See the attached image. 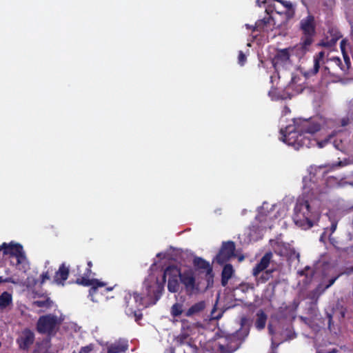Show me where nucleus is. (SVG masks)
Here are the masks:
<instances>
[{
    "label": "nucleus",
    "mask_w": 353,
    "mask_h": 353,
    "mask_svg": "<svg viewBox=\"0 0 353 353\" xmlns=\"http://www.w3.org/2000/svg\"><path fill=\"white\" fill-rule=\"evenodd\" d=\"M321 117H316L309 119H296L293 120V125H289L285 129H281L280 133L282 135V141L289 145L292 146L295 150L306 148H309L315 143L319 148L325 146L329 139H325L317 141L308 136H310L319 131L323 124Z\"/></svg>",
    "instance_id": "f257e3e1"
},
{
    "label": "nucleus",
    "mask_w": 353,
    "mask_h": 353,
    "mask_svg": "<svg viewBox=\"0 0 353 353\" xmlns=\"http://www.w3.org/2000/svg\"><path fill=\"white\" fill-rule=\"evenodd\" d=\"M321 213L312 208L308 200L299 198L294 208L292 216L294 223L303 230H307L316 224Z\"/></svg>",
    "instance_id": "f03ea898"
},
{
    "label": "nucleus",
    "mask_w": 353,
    "mask_h": 353,
    "mask_svg": "<svg viewBox=\"0 0 353 353\" xmlns=\"http://www.w3.org/2000/svg\"><path fill=\"white\" fill-rule=\"evenodd\" d=\"M248 335V331L239 330L232 334L225 336V344L219 345V351L221 353H233L237 350L245 337Z\"/></svg>",
    "instance_id": "7ed1b4c3"
},
{
    "label": "nucleus",
    "mask_w": 353,
    "mask_h": 353,
    "mask_svg": "<svg viewBox=\"0 0 353 353\" xmlns=\"http://www.w3.org/2000/svg\"><path fill=\"white\" fill-rule=\"evenodd\" d=\"M59 323L57 316L54 314L41 316L37 323L36 328L39 333L51 335Z\"/></svg>",
    "instance_id": "20e7f679"
},
{
    "label": "nucleus",
    "mask_w": 353,
    "mask_h": 353,
    "mask_svg": "<svg viewBox=\"0 0 353 353\" xmlns=\"http://www.w3.org/2000/svg\"><path fill=\"white\" fill-rule=\"evenodd\" d=\"M316 23L314 17L308 14V15L299 22V30L301 32V38L308 39L309 40H314L316 31Z\"/></svg>",
    "instance_id": "39448f33"
},
{
    "label": "nucleus",
    "mask_w": 353,
    "mask_h": 353,
    "mask_svg": "<svg viewBox=\"0 0 353 353\" xmlns=\"http://www.w3.org/2000/svg\"><path fill=\"white\" fill-rule=\"evenodd\" d=\"M195 270L200 273H205V279L207 281V287L213 284L214 274L212 267L210 263L201 257L195 256L192 261Z\"/></svg>",
    "instance_id": "423d86ee"
},
{
    "label": "nucleus",
    "mask_w": 353,
    "mask_h": 353,
    "mask_svg": "<svg viewBox=\"0 0 353 353\" xmlns=\"http://www.w3.org/2000/svg\"><path fill=\"white\" fill-rule=\"evenodd\" d=\"M124 301L126 307L130 313H134L136 315V310H139L141 307H144L143 299L144 297L136 292L131 293L130 292H125L124 295Z\"/></svg>",
    "instance_id": "0eeeda50"
},
{
    "label": "nucleus",
    "mask_w": 353,
    "mask_h": 353,
    "mask_svg": "<svg viewBox=\"0 0 353 353\" xmlns=\"http://www.w3.org/2000/svg\"><path fill=\"white\" fill-rule=\"evenodd\" d=\"M4 255L9 254L10 257L15 258L16 263L14 265L18 266L23 264L26 261V257L23 252V246L19 243H4Z\"/></svg>",
    "instance_id": "6e6552de"
},
{
    "label": "nucleus",
    "mask_w": 353,
    "mask_h": 353,
    "mask_svg": "<svg viewBox=\"0 0 353 353\" xmlns=\"http://www.w3.org/2000/svg\"><path fill=\"white\" fill-rule=\"evenodd\" d=\"M235 243L232 241L223 242L222 245L216 254V261L219 264L223 265L235 256Z\"/></svg>",
    "instance_id": "1a4fd4ad"
},
{
    "label": "nucleus",
    "mask_w": 353,
    "mask_h": 353,
    "mask_svg": "<svg viewBox=\"0 0 353 353\" xmlns=\"http://www.w3.org/2000/svg\"><path fill=\"white\" fill-rule=\"evenodd\" d=\"M34 340V333L30 329L25 328L19 334L16 343L20 350L28 351Z\"/></svg>",
    "instance_id": "9d476101"
},
{
    "label": "nucleus",
    "mask_w": 353,
    "mask_h": 353,
    "mask_svg": "<svg viewBox=\"0 0 353 353\" xmlns=\"http://www.w3.org/2000/svg\"><path fill=\"white\" fill-rule=\"evenodd\" d=\"M179 279L184 285L188 294H191L199 290V285H196L194 272L191 270H185L181 272Z\"/></svg>",
    "instance_id": "9b49d317"
},
{
    "label": "nucleus",
    "mask_w": 353,
    "mask_h": 353,
    "mask_svg": "<svg viewBox=\"0 0 353 353\" xmlns=\"http://www.w3.org/2000/svg\"><path fill=\"white\" fill-rule=\"evenodd\" d=\"M313 43L314 40L301 38L300 43L290 48V50L293 54L301 59L310 51L311 46Z\"/></svg>",
    "instance_id": "f8f14e48"
},
{
    "label": "nucleus",
    "mask_w": 353,
    "mask_h": 353,
    "mask_svg": "<svg viewBox=\"0 0 353 353\" xmlns=\"http://www.w3.org/2000/svg\"><path fill=\"white\" fill-rule=\"evenodd\" d=\"M143 284L145 288V294L150 299L157 301L160 299L163 289V286L161 284L152 285L147 281H145Z\"/></svg>",
    "instance_id": "ddd939ff"
},
{
    "label": "nucleus",
    "mask_w": 353,
    "mask_h": 353,
    "mask_svg": "<svg viewBox=\"0 0 353 353\" xmlns=\"http://www.w3.org/2000/svg\"><path fill=\"white\" fill-rule=\"evenodd\" d=\"M325 58V52L321 51L314 56V65L313 68L308 70L305 73V76L308 77L316 74L320 69V67L323 64Z\"/></svg>",
    "instance_id": "4468645a"
},
{
    "label": "nucleus",
    "mask_w": 353,
    "mask_h": 353,
    "mask_svg": "<svg viewBox=\"0 0 353 353\" xmlns=\"http://www.w3.org/2000/svg\"><path fill=\"white\" fill-rule=\"evenodd\" d=\"M272 257V254L270 252H266L261 259L259 263L254 266L252 270V274L254 276H258L261 272L265 270L269 265Z\"/></svg>",
    "instance_id": "2eb2a0df"
},
{
    "label": "nucleus",
    "mask_w": 353,
    "mask_h": 353,
    "mask_svg": "<svg viewBox=\"0 0 353 353\" xmlns=\"http://www.w3.org/2000/svg\"><path fill=\"white\" fill-rule=\"evenodd\" d=\"M70 273L69 267H67L63 263L59 268V270L55 272L54 277V282L58 285H64V282L68 279Z\"/></svg>",
    "instance_id": "dca6fc26"
},
{
    "label": "nucleus",
    "mask_w": 353,
    "mask_h": 353,
    "mask_svg": "<svg viewBox=\"0 0 353 353\" xmlns=\"http://www.w3.org/2000/svg\"><path fill=\"white\" fill-rule=\"evenodd\" d=\"M290 48H284L279 50L273 59V65L276 67L277 65L285 64L290 57Z\"/></svg>",
    "instance_id": "f3484780"
},
{
    "label": "nucleus",
    "mask_w": 353,
    "mask_h": 353,
    "mask_svg": "<svg viewBox=\"0 0 353 353\" xmlns=\"http://www.w3.org/2000/svg\"><path fill=\"white\" fill-rule=\"evenodd\" d=\"M206 307V303L205 301H201L193 304L185 313V315L188 317L193 316L195 315H199L201 314Z\"/></svg>",
    "instance_id": "a211bd4d"
},
{
    "label": "nucleus",
    "mask_w": 353,
    "mask_h": 353,
    "mask_svg": "<svg viewBox=\"0 0 353 353\" xmlns=\"http://www.w3.org/2000/svg\"><path fill=\"white\" fill-rule=\"evenodd\" d=\"M181 272L180 271V269L178 268L175 265H169L168 266L162 275V282L163 284L165 283L166 282V278L168 277V279H174V278H179Z\"/></svg>",
    "instance_id": "6ab92c4d"
},
{
    "label": "nucleus",
    "mask_w": 353,
    "mask_h": 353,
    "mask_svg": "<svg viewBox=\"0 0 353 353\" xmlns=\"http://www.w3.org/2000/svg\"><path fill=\"white\" fill-rule=\"evenodd\" d=\"M234 274V269L231 264H225L221 272V285L225 287L228 285V281Z\"/></svg>",
    "instance_id": "aec40b11"
},
{
    "label": "nucleus",
    "mask_w": 353,
    "mask_h": 353,
    "mask_svg": "<svg viewBox=\"0 0 353 353\" xmlns=\"http://www.w3.org/2000/svg\"><path fill=\"white\" fill-rule=\"evenodd\" d=\"M128 349V345L126 342H116L111 344L108 348L107 353H121L125 352Z\"/></svg>",
    "instance_id": "412c9836"
},
{
    "label": "nucleus",
    "mask_w": 353,
    "mask_h": 353,
    "mask_svg": "<svg viewBox=\"0 0 353 353\" xmlns=\"http://www.w3.org/2000/svg\"><path fill=\"white\" fill-rule=\"evenodd\" d=\"M267 319L268 316L264 311L262 310H259L256 313V319L254 323L256 328L258 330H263L265 327Z\"/></svg>",
    "instance_id": "4be33fe9"
},
{
    "label": "nucleus",
    "mask_w": 353,
    "mask_h": 353,
    "mask_svg": "<svg viewBox=\"0 0 353 353\" xmlns=\"http://www.w3.org/2000/svg\"><path fill=\"white\" fill-rule=\"evenodd\" d=\"M324 292L325 289H323L322 285L319 284L315 289L308 293L307 298L312 302L316 303L319 296L323 294Z\"/></svg>",
    "instance_id": "5701e85b"
},
{
    "label": "nucleus",
    "mask_w": 353,
    "mask_h": 353,
    "mask_svg": "<svg viewBox=\"0 0 353 353\" xmlns=\"http://www.w3.org/2000/svg\"><path fill=\"white\" fill-rule=\"evenodd\" d=\"M280 3L283 5L285 8H286L285 14L287 16L288 19L292 18L294 16L295 10L292 2L289 1L282 0Z\"/></svg>",
    "instance_id": "b1692460"
},
{
    "label": "nucleus",
    "mask_w": 353,
    "mask_h": 353,
    "mask_svg": "<svg viewBox=\"0 0 353 353\" xmlns=\"http://www.w3.org/2000/svg\"><path fill=\"white\" fill-rule=\"evenodd\" d=\"M273 270H269L263 272L261 276H256V285H259L261 283H265L272 277Z\"/></svg>",
    "instance_id": "393cba45"
},
{
    "label": "nucleus",
    "mask_w": 353,
    "mask_h": 353,
    "mask_svg": "<svg viewBox=\"0 0 353 353\" xmlns=\"http://www.w3.org/2000/svg\"><path fill=\"white\" fill-rule=\"evenodd\" d=\"M12 303V296L7 292L0 295V308H6Z\"/></svg>",
    "instance_id": "a878e982"
},
{
    "label": "nucleus",
    "mask_w": 353,
    "mask_h": 353,
    "mask_svg": "<svg viewBox=\"0 0 353 353\" xmlns=\"http://www.w3.org/2000/svg\"><path fill=\"white\" fill-rule=\"evenodd\" d=\"M273 19L272 17H265L263 19L258 20L256 23L255 26L254 28V31H261L263 30L265 27L267 26L268 23H270L271 21H272Z\"/></svg>",
    "instance_id": "bb28decb"
},
{
    "label": "nucleus",
    "mask_w": 353,
    "mask_h": 353,
    "mask_svg": "<svg viewBox=\"0 0 353 353\" xmlns=\"http://www.w3.org/2000/svg\"><path fill=\"white\" fill-rule=\"evenodd\" d=\"M183 312V305L181 303H175L170 309V314L172 317H178Z\"/></svg>",
    "instance_id": "cd10ccee"
},
{
    "label": "nucleus",
    "mask_w": 353,
    "mask_h": 353,
    "mask_svg": "<svg viewBox=\"0 0 353 353\" xmlns=\"http://www.w3.org/2000/svg\"><path fill=\"white\" fill-rule=\"evenodd\" d=\"M179 278L168 279V290L172 293L177 292L179 290Z\"/></svg>",
    "instance_id": "c85d7f7f"
},
{
    "label": "nucleus",
    "mask_w": 353,
    "mask_h": 353,
    "mask_svg": "<svg viewBox=\"0 0 353 353\" xmlns=\"http://www.w3.org/2000/svg\"><path fill=\"white\" fill-rule=\"evenodd\" d=\"M341 37H342L341 35H338V36H335V37H332V39H330L329 40L328 39L323 40L319 43V45L321 46L325 47V48H331L336 45L337 41Z\"/></svg>",
    "instance_id": "c756f323"
},
{
    "label": "nucleus",
    "mask_w": 353,
    "mask_h": 353,
    "mask_svg": "<svg viewBox=\"0 0 353 353\" xmlns=\"http://www.w3.org/2000/svg\"><path fill=\"white\" fill-rule=\"evenodd\" d=\"M93 279H90L88 277L84 276H80L78 277L75 281V283L78 285L88 287L91 286L93 284Z\"/></svg>",
    "instance_id": "7c9ffc66"
},
{
    "label": "nucleus",
    "mask_w": 353,
    "mask_h": 353,
    "mask_svg": "<svg viewBox=\"0 0 353 353\" xmlns=\"http://www.w3.org/2000/svg\"><path fill=\"white\" fill-rule=\"evenodd\" d=\"M11 283L13 284L21 285L23 283V281L19 277H15L14 276H8L5 279H3V276H0V283Z\"/></svg>",
    "instance_id": "2f4dec72"
},
{
    "label": "nucleus",
    "mask_w": 353,
    "mask_h": 353,
    "mask_svg": "<svg viewBox=\"0 0 353 353\" xmlns=\"http://www.w3.org/2000/svg\"><path fill=\"white\" fill-rule=\"evenodd\" d=\"M34 305L39 307H46L49 308L52 305V301L50 299V298H46L43 300H37L34 302Z\"/></svg>",
    "instance_id": "473e14b6"
},
{
    "label": "nucleus",
    "mask_w": 353,
    "mask_h": 353,
    "mask_svg": "<svg viewBox=\"0 0 353 353\" xmlns=\"http://www.w3.org/2000/svg\"><path fill=\"white\" fill-rule=\"evenodd\" d=\"M93 284L90 289L89 290V293L90 295L95 293L99 287H103L106 285L105 283L99 281L98 279H93Z\"/></svg>",
    "instance_id": "72a5a7b5"
},
{
    "label": "nucleus",
    "mask_w": 353,
    "mask_h": 353,
    "mask_svg": "<svg viewBox=\"0 0 353 353\" xmlns=\"http://www.w3.org/2000/svg\"><path fill=\"white\" fill-rule=\"evenodd\" d=\"M239 288L243 292H246L250 290L254 289V285L249 283H242L239 285Z\"/></svg>",
    "instance_id": "f704fd0d"
},
{
    "label": "nucleus",
    "mask_w": 353,
    "mask_h": 353,
    "mask_svg": "<svg viewBox=\"0 0 353 353\" xmlns=\"http://www.w3.org/2000/svg\"><path fill=\"white\" fill-rule=\"evenodd\" d=\"M247 58L242 51H239L238 56V62L241 65H243L246 62Z\"/></svg>",
    "instance_id": "c9c22d12"
},
{
    "label": "nucleus",
    "mask_w": 353,
    "mask_h": 353,
    "mask_svg": "<svg viewBox=\"0 0 353 353\" xmlns=\"http://www.w3.org/2000/svg\"><path fill=\"white\" fill-rule=\"evenodd\" d=\"M94 349L93 344H90L86 346H83L80 349V351L79 353H90L91 351H92Z\"/></svg>",
    "instance_id": "e433bc0d"
},
{
    "label": "nucleus",
    "mask_w": 353,
    "mask_h": 353,
    "mask_svg": "<svg viewBox=\"0 0 353 353\" xmlns=\"http://www.w3.org/2000/svg\"><path fill=\"white\" fill-rule=\"evenodd\" d=\"M286 331L288 332V334L285 340H291L296 337V334L292 332L290 327L286 328Z\"/></svg>",
    "instance_id": "4c0bfd02"
},
{
    "label": "nucleus",
    "mask_w": 353,
    "mask_h": 353,
    "mask_svg": "<svg viewBox=\"0 0 353 353\" xmlns=\"http://www.w3.org/2000/svg\"><path fill=\"white\" fill-rule=\"evenodd\" d=\"M41 284H43L46 282V280L50 279V276L48 272H43L41 276Z\"/></svg>",
    "instance_id": "58836bf2"
},
{
    "label": "nucleus",
    "mask_w": 353,
    "mask_h": 353,
    "mask_svg": "<svg viewBox=\"0 0 353 353\" xmlns=\"http://www.w3.org/2000/svg\"><path fill=\"white\" fill-rule=\"evenodd\" d=\"M343 54V57H344V60H345V64L347 65L346 68H341V70H343V71H345L346 70H347L350 66V58L346 54V53L345 54Z\"/></svg>",
    "instance_id": "ea45409f"
},
{
    "label": "nucleus",
    "mask_w": 353,
    "mask_h": 353,
    "mask_svg": "<svg viewBox=\"0 0 353 353\" xmlns=\"http://www.w3.org/2000/svg\"><path fill=\"white\" fill-rule=\"evenodd\" d=\"M337 278H338V276L330 279L329 280L328 283L325 287H323V289H325V291L327 289H328L330 287H331L334 283V282L336 281Z\"/></svg>",
    "instance_id": "a19ab883"
},
{
    "label": "nucleus",
    "mask_w": 353,
    "mask_h": 353,
    "mask_svg": "<svg viewBox=\"0 0 353 353\" xmlns=\"http://www.w3.org/2000/svg\"><path fill=\"white\" fill-rule=\"evenodd\" d=\"M345 45H346L345 40H344V39L342 40L340 43V48H341V52L343 54L345 53Z\"/></svg>",
    "instance_id": "79ce46f5"
},
{
    "label": "nucleus",
    "mask_w": 353,
    "mask_h": 353,
    "mask_svg": "<svg viewBox=\"0 0 353 353\" xmlns=\"http://www.w3.org/2000/svg\"><path fill=\"white\" fill-rule=\"evenodd\" d=\"M92 274L91 268H87L83 274V276L90 278Z\"/></svg>",
    "instance_id": "37998d69"
},
{
    "label": "nucleus",
    "mask_w": 353,
    "mask_h": 353,
    "mask_svg": "<svg viewBox=\"0 0 353 353\" xmlns=\"http://www.w3.org/2000/svg\"><path fill=\"white\" fill-rule=\"evenodd\" d=\"M327 317L328 319V327L330 329L331 325L332 324V314L327 313Z\"/></svg>",
    "instance_id": "c03bdc74"
},
{
    "label": "nucleus",
    "mask_w": 353,
    "mask_h": 353,
    "mask_svg": "<svg viewBox=\"0 0 353 353\" xmlns=\"http://www.w3.org/2000/svg\"><path fill=\"white\" fill-rule=\"evenodd\" d=\"M188 336V335L185 334H181L178 338L181 343H183V341L187 339Z\"/></svg>",
    "instance_id": "a18cd8bd"
},
{
    "label": "nucleus",
    "mask_w": 353,
    "mask_h": 353,
    "mask_svg": "<svg viewBox=\"0 0 353 353\" xmlns=\"http://www.w3.org/2000/svg\"><path fill=\"white\" fill-rule=\"evenodd\" d=\"M181 323H182V328L183 330H185V328L189 329V327L188 325H186V324L188 323V320H186V319L181 320Z\"/></svg>",
    "instance_id": "49530a36"
},
{
    "label": "nucleus",
    "mask_w": 353,
    "mask_h": 353,
    "mask_svg": "<svg viewBox=\"0 0 353 353\" xmlns=\"http://www.w3.org/2000/svg\"><path fill=\"white\" fill-rule=\"evenodd\" d=\"M345 313H346V309L344 308L341 311V317L344 318L345 316Z\"/></svg>",
    "instance_id": "de8ad7c7"
},
{
    "label": "nucleus",
    "mask_w": 353,
    "mask_h": 353,
    "mask_svg": "<svg viewBox=\"0 0 353 353\" xmlns=\"http://www.w3.org/2000/svg\"><path fill=\"white\" fill-rule=\"evenodd\" d=\"M268 330H269V332H270V334H274V332H273V330H272V327L271 325H268Z\"/></svg>",
    "instance_id": "09e8293b"
},
{
    "label": "nucleus",
    "mask_w": 353,
    "mask_h": 353,
    "mask_svg": "<svg viewBox=\"0 0 353 353\" xmlns=\"http://www.w3.org/2000/svg\"><path fill=\"white\" fill-rule=\"evenodd\" d=\"M4 243L2 244V245H0V252H3V254H4Z\"/></svg>",
    "instance_id": "8fccbe9b"
},
{
    "label": "nucleus",
    "mask_w": 353,
    "mask_h": 353,
    "mask_svg": "<svg viewBox=\"0 0 353 353\" xmlns=\"http://www.w3.org/2000/svg\"><path fill=\"white\" fill-rule=\"evenodd\" d=\"M87 265H88V268H92V261H88Z\"/></svg>",
    "instance_id": "3c124183"
},
{
    "label": "nucleus",
    "mask_w": 353,
    "mask_h": 353,
    "mask_svg": "<svg viewBox=\"0 0 353 353\" xmlns=\"http://www.w3.org/2000/svg\"><path fill=\"white\" fill-rule=\"evenodd\" d=\"M336 61H337V63H341V59L339 58H336Z\"/></svg>",
    "instance_id": "603ef678"
},
{
    "label": "nucleus",
    "mask_w": 353,
    "mask_h": 353,
    "mask_svg": "<svg viewBox=\"0 0 353 353\" xmlns=\"http://www.w3.org/2000/svg\"><path fill=\"white\" fill-rule=\"evenodd\" d=\"M347 124V123L345 121H343L342 122V125H345Z\"/></svg>",
    "instance_id": "864d4df0"
},
{
    "label": "nucleus",
    "mask_w": 353,
    "mask_h": 353,
    "mask_svg": "<svg viewBox=\"0 0 353 353\" xmlns=\"http://www.w3.org/2000/svg\"><path fill=\"white\" fill-rule=\"evenodd\" d=\"M335 228H336V225H332V229L333 231L335 230Z\"/></svg>",
    "instance_id": "5fc2aeb1"
},
{
    "label": "nucleus",
    "mask_w": 353,
    "mask_h": 353,
    "mask_svg": "<svg viewBox=\"0 0 353 353\" xmlns=\"http://www.w3.org/2000/svg\"><path fill=\"white\" fill-rule=\"evenodd\" d=\"M113 288H107V291H111L112 290Z\"/></svg>",
    "instance_id": "6e6d98bb"
},
{
    "label": "nucleus",
    "mask_w": 353,
    "mask_h": 353,
    "mask_svg": "<svg viewBox=\"0 0 353 353\" xmlns=\"http://www.w3.org/2000/svg\"><path fill=\"white\" fill-rule=\"evenodd\" d=\"M141 314H140V316H137V319H136V321H138L139 319H140L141 317Z\"/></svg>",
    "instance_id": "4d7b16f0"
},
{
    "label": "nucleus",
    "mask_w": 353,
    "mask_h": 353,
    "mask_svg": "<svg viewBox=\"0 0 353 353\" xmlns=\"http://www.w3.org/2000/svg\"><path fill=\"white\" fill-rule=\"evenodd\" d=\"M259 0H257V1H259Z\"/></svg>",
    "instance_id": "13d9d810"
},
{
    "label": "nucleus",
    "mask_w": 353,
    "mask_h": 353,
    "mask_svg": "<svg viewBox=\"0 0 353 353\" xmlns=\"http://www.w3.org/2000/svg\"><path fill=\"white\" fill-rule=\"evenodd\" d=\"M73 353H74V352H73Z\"/></svg>",
    "instance_id": "bf43d9fd"
},
{
    "label": "nucleus",
    "mask_w": 353,
    "mask_h": 353,
    "mask_svg": "<svg viewBox=\"0 0 353 353\" xmlns=\"http://www.w3.org/2000/svg\"><path fill=\"white\" fill-rule=\"evenodd\" d=\"M34 353H35V352H34Z\"/></svg>",
    "instance_id": "052dcab7"
}]
</instances>
